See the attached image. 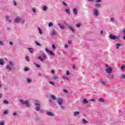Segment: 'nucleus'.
I'll return each instance as SVG.
<instances>
[{"label": "nucleus", "mask_w": 125, "mask_h": 125, "mask_svg": "<svg viewBox=\"0 0 125 125\" xmlns=\"http://www.w3.org/2000/svg\"><path fill=\"white\" fill-rule=\"evenodd\" d=\"M65 12H66V13H67L68 14H70V10L68 9H65Z\"/></svg>", "instance_id": "32"}, {"label": "nucleus", "mask_w": 125, "mask_h": 125, "mask_svg": "<svg viewBox=\"0 0 125 125\" xmlns=\"http://www.w3.org/2000/svg\"><path fill=\"white\" fill-rule=\"evenodd\" d=\"M53 26V23L51 22H49L48 24V26L49 27H52Z\"/></svg>", "instance_id": "34"}, {"label": "nucleus", "mask_w": 125, "mask_h": 125, "mask_svg": "<svg viewBox=\"0 0 125 125\" xmlns=\"http://www.w3.org/2000/svg\"><path fill=\"white\" fill-rule=\"evenodd\" d=\"M27 49L29 51L30 53H33V52H34V49H33V48H28Z\"/></svg>", "instance_id": "15"}, {"label": "nucleus", "mask_w": 125, "mask_h": 125, "mask_svg": "<svg viewBox=\"0 0 125 125\" xmlns=\"http://www.w3.org/2000/svg\"><path fill=\"white\" fill-rule=\"evenodd\" d=\"M125 65H123L122 66H121L122 71H123V72H125Z\"/></svg>", "instance_id": "29"}, {"label": "nucleus", "mask_w": 125, "mask_h": 125, "mask_svg": "<svg viewBox=\"0 0 125 125\" xmlns=\"http://www.w3.org/2000/svg\"><path fill=\"white\" fill-rule=\"evenodd\" d=\"M53 79H54V80H57V79H58V76H57V75L54 76L53 77Z\"/></svg>", "instance_id": "37"}, {"label": "nucleus", "mask_w": 125, "mask_h": 125, "mask_svg": "<svg viewBox=\"0 0 125 125\" xmlns=\"http://www.w3.org/2000/svg\"><path fill=\"white\" fill-rule=\"evenodd\" d=\"M69 29L72 31V32H75V29H74V28H73L72 26H68Z\"/></svg>", "instance_id": "24"}, {"label": "nucleus", "mask_w": 125, "mask_h": 125, "mask_svg": "<svg viewBox=\"0 0 125 125\" xmlns=\"http://www.w3.org/2000/svg\"><path fill=\"white\" fill-rule=\"evenodd\" d=\"M78 115H80V112L75 111L74 112V116H78Z\"/></svg>", "instance_id": "19"}, {"label": "nucleus", "mask_w": 125, "mask_h": 125, "mask_svg": "<svg viewBox=\"0 0 125 125\" xmlns=\"http://www.w3.org/2000/svg\"><path fill=\"white\" fill-rule=\"evenodd\" d=\"M0 125H4V123L3 122L0 123Z\"/></svg>", "instance_id": "62"}, {"label": "nucleus", "mask_w": 125, "mask_h": 125, "mask_svg": "<svg viewBox=\"0 0 125 125\" xmlns=\"http://www.w3.org/2000/svg\"><path fill=\"white\" fill-rule=\"evenodd\" d=\"M51 99H52L53 100H56V96H54L53 95H52L51 96Z\"/></svg>", "instance_id": "21"}, {"label": "nucleus", "mask_w": 125, "mask_h": 125, "mask_svg": "<svg viewBox=\"0 0 125 125\" xmlns=\"http://www.w3.org/2000/svg\"><path fill=\"white\" fill-rule=\"evenodd\" d=\"M64 47L65 48H68V47H69V46L68 45V44H65L64 45Z\"/></svg>", "instance_id": "57"}, {"label": "nucleus", "mask_w": 125, "mask_h": 125, "mask_svg": "<svg viewBox=\"0 0 125 125\" xmlns=\"http://www.w3.org/2000/svg\"><path fill=\"white\" fill-rule=\"evenodd\" d=\"M9 64L10 65H7L6 68L9 71H11L12 70V66H14V63L12 62H10Z\"/></svg>", "instance_id": "5"}, {"label": "nucleus", "mask_w": 125, "mask_h": 125, "mask_svg": "<svg viewBox=\"0 0 125 125\" xmlns=\"http://www.w3.org/2000/svg\"><path fill=\"white\" fill-rule=\"evenodd\" d=\"M35 105L36 107H35L36 111H40V106H41V103L38 100H35Z\"/></svg>", "instance_id": "1"}, {"label": "nucleus", "mask_w": 125, "mask_h": 125, "mask_svg": "<svg viewBox=\"0 0 125 125\" xmlns=\"http://www.w3.org/2000/svg\"><path fill=\"white\" fill-rule=\"evenodd\" d=\"M60 29H61V30H64L65 29V27H64V25H61L60 26Z\"/></svg>", "instance_id": "36"}, {"label": "nucleus", "mask_w": 125, "mask_h": 125, "mask_svg": "<svg viewBox=\"0 0 125 125\" xmlns=\"http://www.w3.org/2000/svg\"><path fill=\"white\" fill-rule=\"evenodd\" d=\"M49 83H50V84H52V85H54V83L52 82H50Z\"/></svg>", "instance_id": "55"}, {"label": "nucleus", "mask_w": 125, "mask_h": 125, "mask_svg": "<svg viewBox=\"0 0 125 125\" xmlns=\"http://www.w3.org/2000/svg\"><path fill=\"white\" fill-rule=\"evenodd\" d=\"M95 6L97 8H100V7H101V4H100V3H97L95 4Z\"/></svg>", "instance_id": "12"}, {"label": "nucleus", "mask_w": 125, "mask_h": 125, "mask_svg": "<svg viewBox=\"0 0 125 125\" xmlns=\"http://www.w3.org/2000/svg\"><path fill=\"white\" fill-rule=\"evenodd\" d=\"M38 29L39 34H40V35H42V29H41V28L38 27Z\"/></svg>", "instance_id": "23"}, {"label": "nucleus", "mask_w": 125, "mask_h": 125, "mask_svg": "<svg viewBox=\"0 0 125 125\" xmlns=\"http://www.w3.org/2000/svg\"><path fill=\"white\" fill-rule=\"evenodd\" d=\"M68 44H72V41H68Z\"/></svg>", "instance_id": "54"}, {"label": "nucleus", "mask_w": 125, "mask_h": 125, "mask_svg": "<svg viewBox=\"0 0 125 125\" xmlns=\"http://www.w3.org/2000/svg\"><path fill=\"white\" fill-rule=\"evenodd\" d=\"M47 115H48V116H51L52 117H53V116H54V114H53V113H52L51 112L48 111L47 112Z\"/></svg>", "instance_id": "14"}, {"label": "nucleus", "mask_w": 125, "mask_h": 125, "mask_svg": "<svg viewBox=\"0 0 125 125\" xmlns=\"http://www.w3.org/2000/svg\"><path fill=\"white\" fill-rule=\"evenodd\" d=\"M107 78H114V75L113 74H108L107 75H106Z\"/></svg>", "instance_id": "16"}, {"label": "nucleus", "mask_w": 125, "mask_h": 125, "mask_svg": "<svg viewBox=\"0 0 125 125\" xmlns=\"http://www.w3.org/2000/svg\"><path fill=\"white\" fill-rule=\"evenodd\" d=\"M121 77H122V78H123V79H125V74H122L121 75Z\"/></svg>", "instance_id": "44"}, {"label": "nucleus", "mask_w": 125, "mask_h": 125, "mask_svg": "<svg viewBox=\"0 0 125 125\" xmlns=\"http://www.w3.org/2000/svg\"><path fill=\"white\" fill-rule=\"evenodd\" d=\"M37 76H38L39 77H42V74L41 73H39L37 74Z\"/></svg>", "instance_id": "42"}, {"label": "nucleus", "mask_w": 125, "mask_h": 125, "mask_svg": "<svg viewBox=\"0 0 125 125\" xmlns=\"http://www.w3.org/2000/svg\"><path fill=\"white\" fill-rule=\"evenodd\" d=\"M0 45L3 46L4 45V43H3V41H0Z\"/></svg>", "instance_id": "30"}, {"label": "nucleus", "mask_w": 125, "mask_h": 125, "mask_svg": "<svg viewBox=\"0 0 125 125\" xmlns=\"http://www.w3.org/2000/svg\"><path fill=\"white\" fill-rule=\"evenodd\" d=\"M83 124H87V123H88V122H87V121L85 120V119H83Z\"/></svg>", "instance_id": "35"}, {"label": "nucleus", "mask_w": 125, "mask_h": 125, "mask_svg": "<svg viewBox=\"0 0 125 125\" xmlns=\"http://www.w3.org/2000/svg\"><path fill=\"white\" fill-rule=\"evenodd\" d=\"M100 83H102L104 85H105L106 84V83H107V81L101 80Z\"/></svg>", "instance_id": "18"}, {"label": "nucleus", "mask_w": 125, "mask_h": 125, "mask_svg": "<svg viewBox=\"0 0 125 125\" xmlns=\"http://www.w3.org/2000/svg\"><path fill=\"white\" fill-rule=\"evenodd\" d=\"M63 92H64V93H69V92L68 91V90H67L66 89H63Z\"/></svg>", "instance_id": "39"}, {"label": "nucleus", "mask_w": 125, "mask_h": 125, "mask_svg": "<svg viewBox=\"0 0 125 125\" xmlns=\"http://www.w3.org/2000/svg\"><path fill=\"white\" fill-rule=\"evenodd\" d=\"M89 101H92V102H95V99H90L89 100Z\"/></svg>", "instance_id": "50"}, {"label": "nucleus", "mask_w": 125, "mask_h": 125, "mask_svg": "<svg viewBox=\"0 0 125 125\" xmlns=\"http://www.w3.org/2000/svg\"><path fill=\"white\" fill-rule=\"evenodd\" d=\"M25 60H26V61H27L28 62H30V58L28 56H26L25 57Z\"/></svg>", "instance_id": "28"}, {"label": "nucleus", "mask_w": 125, "mask_h": 125, "mask_svg": "<svg viewBox=\"0 0 125 125\" xmlns=\"http://www.w3.org/2000/svg\"><path fill=\"white\" fill-rule=\"evenodd\" d=\"M15 23H19V22H21V19L18 18H16L14 20Z\"/></svg>", "instance_id": "11"}, {"label": "nucleus", "mask_w": 125, "mask_h": 125, "mask_svg": "<svg viewBox=\"0 0 125 125\" xmlns=\"http://www.w3.org/2000/svg\"><path fill=\"white\" fill-rule=\"evenodd\" d=\"M52 48L53 49H55V48H56V47H55V45H54V44H52Z\"/></svg>", "instance_id": "51"}, {"label": "nucleus", "mask_w": 125, "mask_h": 125, "mask_svg": "<svg viewBox=\"0 0 125 125\" xmlns=\"http://www.w3.org/2000/svg\"><path fill=\"white\" fill-rule=\"evenodd\" d=\"M93 14L95 16H96V17L99 16V15L98 14V9H95L93 11Z\"/></svg>", "instance_id": "8"}, {"label": "nucleus", "mask_w": 125, "mask_h": 125, "mask_svg": "<svg viewBox=\"0 0 125 125\" xmlns=\"http://www.w3.org/2000/svg\"><path fill=\"white\" fill-rule=\"evenodd\" d=\"M105 71L108 74H112V72H113V69L111 67H108L105 69Z\"/></svg>", "instance_id": "7"}, {"label": "nucleus", "mask_w": 125, "mask_h": 125, "mask_svg": "<svg viewBox=\"0 0 125 125\" xmlns=\"http://www.w3.org/2000/svg\"><path fill=\"white\" fill-rule=\"evenodd\" d=\"M73 14H75V15L78 14V9L77 8H73Z\"/></svg>", "instance_id": "10"}, {"label": "nucleus", "mask_w": 125, "mask_h": 125, "mask_svg": "<svg viewBox=\"0 0 125 125\" xmlns=\"http://www.w3.org/2000/svg\"><path fill=\"white\" fill-rule=\"evenodd\" d=\"M9 44H10V45H13V42L10 41Z\"/></svg>", "instance_id": "49"}, {"label": "nucleus", "mask_w": 125, "mask_h": 125, "mask_svg": "<svg viewBox=\"0 0 125 125\" xmlns=\"http://www.w3.org/2000/svg\"><path fill=\"white\" fill-rule=\"evenodd\" d=\"M83 104H87V103H88V101H87V100L86 99H84L83 101Z\"/></svg>", "instance_id": "27"}, {"label": "nucleus", "mask_w": 125, "mask_h": 125, "mask_svg": "<svg viewBox=\"0 0 125 125\" xmlns=\"http://www.w3.org/2000/svg\"><path fill=\"white\" fill-rule=\"evenodd\" d=\"M32 10H33V13H36V9L33 8V9H32Z\"/></svg>", "instance_id": "56"}, {"label": "nucleus", "mask_w": 125, "mask_h": 125, "mask_svg": "<svg viewBox=\"0 0 125 125\" xmlns=\"http://www.w3.org/2000/svg\"><path fill=\"white\" fill-rule=\"evenodd\" d=\"M45 58H46V55L44 54H42V56H39L38 57L37 59L40 60L42 62H43V59H45Z\"/></svg>", "instance_id": "4"}, {"label": "nucleus", "mask_w": 125, "mask_h": 125, "mask_svg": "<svg viewBox=\"0 0 125 125\" xmlns=\"http://www.w3.org/2000/svg\"><path fill=\"white\" fill-rule=\"evenodd\" d=\"M6 114H8V110H6L4 111V115H6Z\"/></svg>", "instance_id": "38"}, {"label": "nucleus", "mask_w": 125, "mask_h": 125, "mask_svg": "<svg viewBox=\"0 0 125 125\" xmlns=\"http://www.w3.org/2000/svg\"><path fill=\"white\" fill-rule=\"evenodd\" d=\"M81 25V24H80V23H78V24H76V26H77V28H80Z\"/></svg>", "instance_id": "45"}, {"label": "nucleus", "mask_w": 125, "mask_h": 125, "mask_svg": "<svg viewBox=\"0 0 125 125\" xmlns=\"http://www.w3.org/2000/svg\"><path fill=\"white\" fill-rule=\"evenodd\" d=\"M57 103H58V104H59V105H62V104H64L62 99H60V98L58 99V100H57Z\"/></svg>", "instance_id": "6"}, {"label": "nucleus", "mask_w": 125, "mask_h": 125, "mask_svg": "<svg viewBox=\"0 0 125 125\" xmlns=\"http://www.w3.org/2000/svg\"><path fill=\"white\" fill-rule=\"evenodd\" d=\"M99 101H100V102H105V100L102 98H99Z\"/></svg>", "instance_id": "26"}, {"label": "nucleus", "mask_w": 125, "mask_h": 125, "mask_svg": "<svg viewBox=\"0 0 125 125\" xmlns=\"http://www.w3.org/2000/svg\"><path fill=\"white\" fill-rule=\"evenodd\" d=\"M66 75H67V76H69L70 75V72H69V71H66Z\"/></svg>", "instance_id": "47"}, {"label": "nucleus", "mask_w": 125, "mask_h": 125, "mask_svg": "<svg viewBox=\"0 0 125 125\" xmlns=\"http://www.w3.org/2000/svg\"><path fill=\"white\" fill-rule=\"evenodd\" d=\"M114 20H115V19L114 18H111L110 19V21H111V22H114Z\"/></svg>", "instance_id": "58"}, {"label": "nucleus", "mask_w": 125, "mask_h": 125, "mask_svg": "<svg viewBox=\"0 0 125 125\" xmlns=\"http://www.w3.org/2000/svg\"><path fill=\"white\" fill-rule=\"evenodd\" d=\"M95 1L96 3H99V2L102 1V0H95Z\"/></svg>", "instance_id": "31"}, {"label": "nucleus", "mask_w": 125, "mask_h": 125, "mask_svg": "<svg viewBox=\"0 0 125 125\" xmlns=\"http://www.w3.org/2000/svg\"><path fill=\"white\" fill-rule=\"evenodd\" d=\"M49 53L50 55H52V56H55V53H54L53 52L51 51H50Z\"/></svg>", "instance_id": "25"}, {"label": "nucleus", "mask_w": 125, "mask_h": 125, "mask_svg": "<svg viewBox=\"0 0 125 125\" xmlns=\"http://www.w3.org/2000/svg\"><path fill=\"white\" fill-rule=\"evenodd\" d=\"M42 10L43 11H46V10H47V6H43L42 7Z\"/></svg>", "instance_id": "22"}, {"label": "nucleus", "mask_w": 125, "mask_h": 125, "mask_svg": "<svg viewBox=\"0 0 125 125\" xmlns=\"http://www.w3.org/2000/svg\"><path fill=\"white\" fill-rule=\"evenodd\" d=\"M51 72L52 74H54V73H55V72L54 70H52L51 71Z\"/></svg>", "instance_id": "60"}, {"label": "nucleus", "mask_w": 125, "mask_h": 125, "mask_svg": "<svg viewBox=\"0 0 125 125\" xmlns=\"http://www.w3.org/2000/svg\"><path fill=\"white\" fill-rule=\"evenodd\" d=\"M34 65L36 66L37 68H40L41 67V65L40 64L36 63H34Z\"/></svg>", "instance_id": "33"}, {"label": "nucleus", "mask_w": 125, "mask_h": 125, "mask_svg": "<svg viewBox=\"0 0 125 125\" xmlns=\"http://www.w3.org/2000/svg\"><path fill=\"white\" fill-rule=\"evenodd\" d=\"M105 67L106 68H109V65L107 64H105Z\"/></svg>", "instance_id": "64"}, {"label": "nucleus", "mask_w": 125, "mask_h": 125, "mask_svg": "<svg viewBox=\"0 0 125 125\" xmlns=\"http://www.w3.org/2000/svg\"><path fill=\"white\" fill-rule=\"evenodd\" d=\"M26 83H33V80L30 77H27L26 78Z\"/></svg>", "instance_id": "9"}, {"label": "nucleus", "mask_w": 125, "mask_h": 125, "mask_svg": "<svg viewBox=\"0 0 125 125\" xmlns=\"http://www.w3.org/2000/svg\"><path fill=\"white\" fill-rule=\"evenodd\" d=\"M109 39H110V40H119V39H120L121 38V37L120 36H113L112 34H110L109 36Z\"/></svg>", "instance_id": "2"}, {"label": "nucleus", "mask_w": 125, "mask_h": 125, "mask_svg": "<svg viewBox=\"0 0 125 125\" xmlns=\"http://www.w3.org/2000/svg\"><path fill=\"white\" fill-rule=\"evenodd\" d=\"M62 78L64 79V80H69V78H68V77H66L65 76H62Z\"/></svg>", "instance_id": "40"}, {"label": "nucleus", "mask_w": 125, "mask_h": 125, "mask_svg": "<svg viewBox=\"0 0 125 125\" xmlns=\"http://www.w3.org/2000/svg\"><path fill=\"white\" fill-rule=\"evenodd\" d=\"M20 102L23 104H25L26 107H30V103L29 100L24 101L23 100H20Z\"/></svg>", "instance_id": "3"}, {"label": "nucleus", "mask_w": 125, "mask_h": 125, "mask_svg": "<svg viewBox=\"0 0 125 125\" xmlns=\"http://www.w3.org/2000/svg\"><path fill=\"white\" fill-rule=\"evenodd\" d=\"M72 68H73V69H76V65H73V66H72Z\"/></svg>", "instance_id": "63"}, {"label": "nucleus", "mask_w": 125, "mask_h": 125, "mask_svg": "<svg viewBox=\"0 0 125 125\" xmlns=\"http://www.w3.org/2000/svg\"><path fill=\"white\" fill-rule=\"evenodd\" d=\"M13 115L17 116V113L16 112H14V113H13Z\"/></svg>", "instance_id": "61"}, {"label": "nucleus", "mask_w": 125, "mask_h": 125, "mask_svg": "<svg viewBox=\"0 0 125 125\" xmlns=\"http://www.w3.org/2000/svg\"><path fill=\"white\" fill-rule=\"evenodd\" d=\"M36 44H37V45H39V46H42V44L37 42H36Z\"/></svg>", "instance_id": "43"}, {"label": "nucleus", "mask_w": 125, "mask_h": 125, "mask_svg": "<svg viewBox=\"0 0 125 125\" xmlns=\"http://www.w3.org/2000/svg\"><path fill=\"white\" fill-rule=\"evenodd\" d=\"M13 2H14V5H15V6L17 5V3H16V1H15V0H14Z\"/></svg>", "instance_id": "53"}, {"label": "nucleus", "mask_w": 125, "mask_h": 125, "mask_svg": "<svg viewBox=\"0 0 125 125\" xmlns=\"http://www.w3.org/2000/svg\"><path fill=\"white\" fill-rule=\"evenodd\" d=\"M56 31L55 30H53L51 32V34H52V35H53V36H54V35H56Z\"/></svg>", "instance_id": "20"}, {"label": "nucleus", "mask_w": 125, "mask_h": 125, "mask_svg": "<svg viewBox=\"0 0 125 125\" xmlns=\"http://www.w3.org/2000/svg\"><path fill=\"white\" fill-rule=\"evenodd\" d=\"M62 4H63V5H64L65 6H67V5H68V4H67L65 2H62Z\"/></svg>", "instance_id": "52"}, {"label": "nucleus", "mask_w": 125, "mask_h": 125, "mask_svg": "<svg viewBox=\"0 0 125 125\" xmlns=\"http://www.w3.org/2000/svg\"><path fill=\"white\" fill-rule=\"evenodd\" d=\"M123 33L124 34V36H125V29H123Z\"/></svg>", "instance_id": "59"}, {"label": "nucleus", "mask_w": 125, "mask_h": 125, "mask_svg": "<svg viewBox=\"0 0 125 125\" xmlns=\"http://www.w3.org/2000/svg\"><path fill=\"white\" fill-rule=\"evenodd\" d=\"M45 50L47 53H49V52H50V51H49V50H48L47 48H45Z\"/></svg>", "instance_id": "46"}, {"label": "nucleus", "mask_w": 125, "mask_h": 125, "mask_svg": "<svg viewBox=\"0 0 125 125\" xmlns=\"http://www.w3.org/2000/svg\"><path fill=\"white\" fill-rule=\"evenodd\" d=\"M24 71H25V72H28V71H29V68H28V67H25V68H24Z\"/></svg>", "instance_id": "41"}, {"label": "nucleus", "mask_w": 125, "mask_h": 125, "mask_svg": "<svg viewBox=\"0 0 125 125\" xmlns=\"http://www.w3.org/2000/svg\"><path fill=\"white\" fill-rule=\"evenodd\" d=\"M0 65H4V61H3V60L0 59Z\"/></svg>", "instance_id": "17"}, {"label": "nucleus", "mask_w": 125, "mask_h": 125, "mask_svg": "<svg viewBox=\"0 0 125 125\" xmlns=\"http://www.w3.org/2000/svg\"><path fill=\"white\" fill-rule=\"evenodd\" d=\"M117 49H120V46H122V44L121 43H117L116 44Z\"/></svg>", "instance_id": "13"}, {"label": "nucleus", "mask_w": 125, "mask_h": 125, "mask_svg": "<svg viewBox=\"0 0 125 125\" xmlns=\"http://www.w3.org/2000/svg\"><path fill=\"white\" fill-rule=\"evenodd\" d=\"M3 103H4L5 104H8V102L6 100H5V101H3Z\"/></svg>", "instance_id": "48"}]
</instances>
